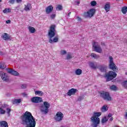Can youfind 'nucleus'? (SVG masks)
Listing matches in <instances>:
<instances>
[{
  "label": "nucleus",
  "mask_w": 127,
  "mask_h": 127,
  "mask_svg": "<svg viewBox=\"0 0 127 127\" xmlns=\"http://www.w3.org/2000/svg\"><path fill=\"white\" fill-rule=\"evenodd\" d=\"M22 121V125L26 126V127H35L36 121L35 118L33 117L31 113L26 111L20 117Z\"/></svg>",
  "instance_id": "nucleus-1"
},
{
  "label": "nucleus",
  "mask_w": 127,
  "mask_h": 127,
  "mask_svg": "<svg viewBox=\"0 0 127 127\" xmlns=\"http://www.w3.org/2000/svg\"><path fill=\"white\" fill-rule=\"evenodd\" d=\"M56 27V26L55 25H52L50 27V29L49 30L48 32V37L49 38V42L50 43H56V42H58V40H59V38L58 37H55L53 40V37H54L55 36V28Z\"/></svg>",
  "instance_id": "nucleus-2"
},
{
  "label": "nucleus",
  "mask_w": 127,
  "mask_h": 127,
  "mask_svg": "<svg viewBox=\"0 0 127 127\" xmlns=\"http://www.w3.org/2000/svg\"><path fill=\"white\" fill-rule=\"evenodd\" d=\"M102 115L101 112H94L93 115L90 118L92 127H98V125H100V118L99 117Z\"/></svg>",
  "instance_id": "nucleus-3"
},
{
  "label": "nucleus",
  "mask_w": 127,
  "mask_h": 127,
  "mask_svg": "<svg viewBox=\"0 0 127 127\" xmlns=\"http://www.w3.org/2000/svg\"><path fill=\"white\" fill-rule=\"evenodd\" d=\"M50 108V103L45 101L40 106V111L43 115H47L49 112V108Z\"/></svg>",
  "instance_id": "nucleus-4"
},
{
  "label": "nucleus",
  "mask_w": 127,
  "mask_h": 127,
  "mask_svg": "<svg viewBox=\"0 0 127 127\" xmlns=\"http://www.w3.org/2000/svg\"><path fill=\"white\" fill-rule=\"evenodd\" d=\"M117 77V74L116 72L113 71H110L108 73H106L104 75V78H106V81L109 82L112 81L113 79Z\"/></svg>",
  "instance_id": "nucleus-5"
},
{
  "label": "nucleus",
  "mask_w": 127,
  "mask_h": 127,
  "mask_svg": "<svg viewBox=\"0 0 127 127\" xmlns=\"http://www.w3.org/2000/svg\"><path fill=\"white\" fill-rule=\"evenodd\" d=\"M96 13V9L91 8L87 12H85L83 14V16L85 18H91V17H93L94 15Z\"/></svg>",
  "instance_id": "nucleus-6"
},
{
  "label": "nucleus",
  "mask_w": 127,
  "mask_h": 127,
  "mask_svg": "<svg viewBox=\"0 0 127 127\" xmlns=\"http://www.w3.org/2000/svg\"><path fill=\"white\" fill-rule=\"evenodd\" d=\"M100 97L103 98V100H105V101H112V97L110 95V93L106 91H102L100 92Z\"/></svg>",
  "instance_id": "nucleus-7"
},
{
  "label": "nucleus",
  "mask_w": 127,
  "mask_h": 127,
  "mask_svg": "<svg viewBox=\"0 0 127 127\" xmlns=\"http://www.w3.org/2000/svg\"><path fill=\"white\" fill-rule=\"evenodd\" d=\"M109 67L115 72L118 71V67L114 63V59L112 57H109Z\"/></svg>",
  "instance_id": "nucleus-8"
},
{
  "label": "nucleus",
  "mask_w": 127,
  "mask_h": 127,
  "mask_svg": "<svg viewBox=\"0 0 127 127\" xmlns=\"http://www.w3.org/2000/svg\"><path fill=\"white\" fill-rule=\"evenodd\" d=\"M64 118V114L62 113L61 112H57L56 115L55 116L54 119L56 122H62L63 121V118Z\"/></svg>",
  "instance_id": "nucleus-9"
},
{
  "label": "nucleus",
  "mask_w": 127,
  "mask_h": 127,
  "mask_svg": "<svg viewBox=\"0 0 127 127\" xmlns=\"http://www.w3.org/2000/svg\"><path fill=\"white\" fill-rule=\"evenodd\" d=\"M93 47L94 48V51L98 52V53H102L103 50L101 46L98 45V43H94L93 44Z\"/></svg>",
  "instance_id": "nucleus-10"
},
{
  "label": "nucleus",
  "mask_w": 127,
  "mask_h": 127,
  "mask_svg": "<svg viewBox=\"0 0 127 127\" xmlns=\"http://www.w3.org/2000/svg\"><path fill=\"white\" fill-rule=\"evenodd\" d=\"M31 102L35 103H42L43 100H42V98L40 97L35 96L31 99Z\"/></svg>",
  "instance_id": "nucleus-11"
},
{
  "label": "nucleus",
  "mask_w": 127,
  "mask_h": 127,
  "mask_svg": "<svg viewBox=\"0 0 127 127\" xmlns=\"http://www.w3.org/2000/svg\"><path fill=\"white\" fill-rule=\"evenodd\" d=\"M0 75L1 77V78L3 81H4V82H8L9 80L8 77L7 76V74L1 72L0 73Z\"/></svg>",
  "instance_id": "nucleus-12"
},
{
  "label": "nucleus",
  "mask_w": 127,
  "mask_h": 127,
  "mask_svg": "<svg viewBox=\"0 0 127 127\" xmlns=\"http://www.w3.org/2000/svg\"><path fill=\"white\" fill-rule=\"evenodd\" d=\"M6 71L7 73L11 74V75H13L14 76H18L19 75V73L17 71L11 68H6Z\"/></svg>",
  "instance_id": "nucleus-13"
},
{
  "label": "nucleus",
  "mask_w": 127,
  "mask_h": 127,
  "mask_svg": "<svg viewBox=\"0 0 127 127\" xmlns=\"http://www.w3.org/2000/svg\"><path fill=\"white\" fill-rule=\"evenodd\" d=\"M53 10V6L52 5H49L47 6L46 8V13L47 14H49L52 12Z\"/></svg>",
  "instance_id": "nucleus-14"
},
{
  "label": "nucleus",
  "mask_w": 127,
  "mask_h": 127,
  "mask_svg": "<svg viewBox=\"0 0 127 127\" xmlns=\"http://www.w3.org/2000/svg\"><path fill=\"white\" fill-rule=\"evenodd\" d=\"M24 10L25 11H29L31 8H32V6H31V4L30 3H27L26 4L24 5Z\"/></svg>",
  "instance_id": "nucleus-15"
},
{
  "label": "nucleus",
  "mask_w": 127,
  "mask_h": 127,
  "mask_svg": "<svg viewBox=\"0 0 127 127\" xmlns=\"http://www.w3.org/2000/svg\"><path fill=\"white\" fill-rule=\"evenodd\" d=\"M76 92H77V90L74 88H71L67 92V96H72V95H75L76 94Z\"/></svg>",
  "instance_id": "nucleus-16"
},
{
  "label": "nucleus",
  "mask_w": 127,
  "mask_h": 127,
  "mask_svg": "<svg viewBox=\"0 0 127 127\" xmlns=\"http://www.w3.org/2000/svg\"><path fill=\"white\" fill-rule=\"evenodd\" d=\"M98 68L101 72H107V66L105 65H99Z\"/></svg>",
  "instance_id": "nucleus-17"
},
{
  "label": "nucleus",
  "mask_w": 127,
  "mask_h": 127,
  "mask_svg": "<svg viewBox=\"0 0 127 127\" xmlns=\"http://www.w3.org/2000/svg\"><path fill=\"white\" fill-rule=\"evenodd\" d=\"M0 127H8V124H7V122H6V121H0Z\"/></svg>",
  "instance_id": "nucleus-18"
},
{
  "label": "nucleus",
  "mask_w": 127,
  "mask_h": 127,
  "mask_svg": "<svg viewBox=\"0 0 127 127\" xmlns=\"http://www.w3.org/2000/svg\"><path fill=\"white\" fill-rule=\"evenodd\" d=\"M2 38H3L4 40H9V39H10V36L7 33H4L2 36Z\"/></svg>",
  "instance_id": "nucleus-19"
},
{
  "label": "nucleus",
  "mask_w": 127,
  "mask_h": 127,
  "mask_svg": "<svg viewBox=\"0 0 127 127\" xmlns=\"http://www.w3.org/2000/svg\"><path fill=\"white\" fill-rule=\"evenodd\" d=\"M89 66L92 69H95L98 68V65L93 62H90L89 63Z\"/></svg>",
  "instance_id": "nucleus-20"
},
{
  "label": "nucleus",
  "mask_w": 127,
  "mask_h": 127,
  "mask_svg": "<svg viewBox=\"0 0 127 127\" xmlns=\"http://www.w3.org/2000/svg\"><path fill=\"white\" fill-rule=\"evenodd\" d=\"M122 86L124 88V89H126L127 90V79L126 80H124L122 83H121Z\"/></svg>",
  "instance_id": "nucleus-21"
},
{
  "label": "nucleus",
  "mask_w": 127,
  "mask_h": 127,
  "mask_svg": "<svg viewBox=\"0 0 127 127\" xmlns=\"http://www.w3.org/2000/svg\"><path fill=\"white\" fill-rule=\"evenodd\" d=\"M90 56L92 58H94V59H98V58H100V56L94 53H91Z\"/></svg>",
  "instance_id": "nucleus-22"
},
{
  "label": "nucleus",
  "mask_w": 127,
  "mask_h": 127,
  "mask_svg": "<svg viewBox=\"0 0 127 127\" xmlns=\"http://www.w3.org/2000/svg\"><path fill=\"white\" fill-rule=\"evenodd\" d=\"M21 103V99H16L12 101L13 105H15V104H19Z\"/></svg>",
  "instance_id": "nucleus-23"
},
{
  "label": "nucleus",
  "mask_w": 127,
  "mask_h": 127,
  "mask_svg": "<svg viewBox=\"0 0 127 127\" xmlns=\"http://www.w3.org/2000/svg\"><path fill=\"white\" fill-rule=\"evenodd\" d=\"M110 4L107 3L106 4H105L104 8L106 12L110 11Z\"/></svg>",
  "instance_id": "nucleus-24"
},
{
  "label": "nucleus",
  "mask_w": 127,
  "mask_h": 127,
  "mask_svg": "<svg viewBox=\"0 0 127 127\" xmlns=\"http://www.w3.org/2000/svg\"><path fill=\"white\" fill-rule=\"evenodd\" d=\"M6 68V65H5V64L4 63H0V69H5Z\"/></svg>",
  "instance_id": "nucleus-25"
},
{
  "label": "nucleus",
  "mask_w": 127,
  "mask_h": 127,
  "mask_svg": "<svg viewBox=\"0 0 127 127\" xmlns=\"http://www.w3.org/2000/svg\"><path fill=\"white\" fill-rule=\"evenodd\" d=\"M28 29L31 33H34L35 32V28L34 27L29 26Z\"/></svg>",
  "instance_id": "nucleus-26"
},
{
  "label": "nucleus",
  "mask_w": 127,
  "mask_h": 127,
  "mask_svg": "<svg viewBox=\"0 0 127 127\" xmlns=\"http://www.w3.org/2000/svg\"><path fill=\"white\" fill-rule=\"evenodd\" d=\"M121 10H122V12H123V13H124V14H126V13H127V7L124 6L123 7H122Z\"/></svg>",
  "instance_id": "nucleus-27"
},
{
  "label": "nucleus",
  "mask_w": 127,
  "mask_h": 127,
  "mask_svg": "<svg viewBox=\"0 0 127 127\" xmlns=\"http://www.w3.org/2000/svg\"><path fill=\"white\" fill-rule=\"evenodd\" d=\"M75 73L76 75H81L82 74V70L81 69H77L75 70Z\"/></svg>",
  "instance_id": "nucleus-28"
},
{
  "label": "nucleus",
  "mask_w": 127,
  "mask_h": 127,
  "mask_svg": "<svg viewBox=\"0 0 127 127\" xmlns=\"http://www.w3.org/2000/svg\"><path fill=\"white\" fill-rule=\"evenodd\" d=\"M108 120L109 119L107 117H105L104 118L102 119L101 123L102 124H105V123H107Z\"/></svg>",
  "instance_id": "nucleus-29"
},
{
  "label": "nucleus",
  "mask_w": 127,
  "mask_h": 127,
  "mask_svg": "<svg viewBox=\"0 0 127 127\" xmlns=\"http://www.w3.org/2000/svg\"><path fill=\"white\" fill-rule=\"evenodd\" d=\"M35 94V95H39V96H42L43 95V92L41 91H36Z\"/></svg>",
  "instance_id": "nucleus-30"
},
{
  "label": "nucleus",
  "mask_w": 127,
  "mask_h": 127,
  "mask_svg": "<svg viewBox=\"0 0 127 127\" xmlns=\"http://www.w3.org/2000/svg\"><path fill=\"white\" fill-rule=\"evenodd\" d=\"M56 9V10H62V9H63V6L61 5H58Z\"/></svg>",
  "instance_id": "nucleus-31"
},
{
  "label": "nucleus",
  "mask_w": 127,
  "mask_h": 127,
  "mask_svg": "<svg viewBox=\"0 0 127 127\" xmlns=\"http://www.w3.org/2000/svg\"><path fill=\"white\" fill-rule=\"evenodd\" d=\"M7 107H8V105H7V104H3L1 105V106L0 107V108H1L3 110V109H6Z\"/></svg>",
  "instance_id": "nucleus-32"
},
{
  "label": "nucleus",
  "mask_w": 127,
  "mask_h": 127,
  "mask_svg": "<svg viewBox=\"0 0 127 127\" xmlns=\"http://www.w3.org/2000/svg\"><path fill=\"white\" fill-rule=\"evenodd\" d=\"M107 110H108V109H107V106L106 105L103 106L101 108L102 112H107Z\"/></svg>",
  "instance_id": "nucleus-33"
},
{
  "label": "nucleus",
  "mask_w": 127,
  "mask_h": 127,
  "mask_svg": "<svg viewBox=\"0 0 127 127\" xmlns=\"http://www.w3.org/2000/svg\"><path fill=\"white\" fill-rule=\"evenodd\" d=\"M90 4L91 6H96V5H97V2L95 0L92 1L90 2Z\"/></svg>",
  "instance_id": "nucleus-34"
},
{
  "label": "nucleus",
  "mask_w": 127,
  "mask_h": 127,
  "mask_svg": "<svg viewBox=\"0 0 127 127\" xmlns=\"http://www.w3.org/2000/svg\"><path fill=\"white\" fill-rule=\"evenodd\" d=\"M5 113H6L5 110L0 108V115H4Z\"/></svg>",
  "instance_id": "nucleus-35"
},
{
  "label": "nucleus",
  "mask_w": 127,
  "mask_h": 127,
  "mask_svg": "<svg viewBox=\"0 0 127 127\" xmlns=\"http://www.w3.org/2000/svg\"><path fill=\"white\" fill-rule=\"evenodd\" d=\"M11 10L9 8H5L4 10H3V12L4 13H7V12H10Z\"/></svg>",
  "instance_id": "nucleus-36"
},
{
  "label": "nucleus",
  "mask_w": 127,
  "mask_h": 127,
  "mask_svg": "<svg viewBox=\"0 0 127 127\" xmlns=\"http://www.w3.org/2000/svg\"><path fill=\"white\" fill-rule=\"evenodd\" d=\"M72 55L70 54H68L66 56L67 60H70V59H72Z\"/></svg>",
  "instance_id": "nucleus-37"
},
{
  "label": "nucleus",
  "mask_w": 127,
  "mask_h": 127,
  "mask_svg": "<svg viewBox=\"0 0 127 127\" xmlns=\"http://www.w3.org/2000/svg\"><path fill=\"white\" fill-rule=\"evenodd\" d=\"M10 112H11V109L8 107H7L6 108V113H7L8 115H9L10 114Z\"/></svg>",
  "instance_id": "nucleus-38"
},
{
  "label": "nucleus",
  "mask_w": 127,
  "mask_h": 127,
  "mask_svg": "<svg viewBox=\"0 0 127 127\" xmlns=\"http://www.w3.org/2000/svg\"><path fill=\"white\" fill-rule=\"evenodd\" d=\"M110 89H111V90H113V91H116L117 86H116L115 85H112L110 87Z\"/></svg>",
  "instance_id": "nucleus-39"
},
{
  "label": "nucleus",
  "mask_w": 127,
  "mask_h": 127,
  "mask_svg": "<svg viewBox=\"0 0 127 127\" xmlns=\"http://www.w3.org/2000/svg\"><path fill=\"white\" fill-rule=\"evenodd\" d=\"M67 54V52L65 50H62L61 51V55H65V54Z\"/></svg>",
  "instance_id": "nucleus-40"
},
{
  "label": "nucleus",
  "mask_w": 127,
  "mask_h": 127,
  "mask_svg": "<svg viewBox=\"0 0 127 127\" xmlns=\"http://www.w3.org/2000/svg\"><path fill=\"white\" fill-rule=\"evenodd\" d=\"M27 87V85L26 84H22L21 85V89H26Z\"/></svg>",
  "instance_id": "nucleus-41"
},
{
  "label": "nucleus",
  "mask_w": 127,
  "mask_h": 127,
  "mask_svg": "<svg viewBox=\"0 0 127 127\" xmlns=\"http://www.w3.org/2000/svg\"><path fill=\"white\" fill-rule=\"evenodd\" d=\"M83 99H84V97L79 96L77 99V101H78L79 102H80V101H82V100H83Z\"/></svg>",
  "instance_id": "nucleus-42"
},
{
  "label": "nucleus",
  "mask_w": 127,
  "mask_h": 127,
  "mask_svg": "<svg viewBox=\"0 0 127 127\" xmlns=\"http://www.w3.org/2000/svg\"><path fill=\"white\" fill-rule=\"evenodd\" d=\"M56 17V14H52L51 15V18H52V19H54V18H55Z\"/></svg>",
  "instance_id": "nucleus-43"
},
{
  "label": "nucleus",
  "mask_w": 127,
  "mask_h": 127,
  "mask_svg": "<svg viewBox=\"0 0 127 127\" xmlns=\"http://www.w3.org/2000/svg\"><path fill=\"white\" fill-rule=\"evenodd\" d=\"M76 18H77L78 21H79V22L82 21V18H81L80 17L77 16L76 17Z\"/></svg>",
  "instance_id": "nucleus-44"
},
{
  "label": "nucleus",
  "mask_w": 127,
  "mask_h": 127,
  "mask_svg": "<svg viewBox=\"0 0 127 127\" xmlns=\"http://www.w3.org/2000/svg\"><path fill=\"white\" fill-rule=\"evenodd\" d=\"M9 2L12 4H13V3H14V0H9Z\"/></svg>",
  "instance_id": "nucleus-45"
},
{
  "label": "nucleus",
  "mask_w": 127,
  "mask_h": 127,
  "mask_svg": "<svg viewBox=\"0 0 127 127\" xmlns=\"http://www.w3.org/2000/svg\"><path fill=\"white\" fill-rule=\"evenodd\" d=\"M0 55L2 56V55H4V53H3L2 52L0 51Z\"/></svg>",
  "instance_id": "nucleus-46"
},
{
  "label": "nucleus",
  "mask_w": 127,
  "mask_h": 127,
  "mask_svg": "<svg viewBox=\"0 0 127 127\" xmlns=\"http://www.w3.org/2000/svg\"><path fill=\"white\" fill-rule=\"evenodd\" d=\"M75 3H77V4H80V1H75Z\"/></svg>",
  "instance_id": "nucleus-47"
},
{
  "label": "nucleus",
  "mask_w": 127,
  "mask_h": 127,
  "mask_svg": "<svg viewBox=\"0 0 127 127\" xmlns=\"http://www.w3.org/2000/svg\"><path fill=\"white\" fill-rule=\"evenodd\" d=\"M6 23L8 24V23H10V20H8L6 21Z\"/></svg>",
  "instance_id": "nucleus-48"
},
{
  "label": "nucleus",
  "mask_w": 127,
  "mask_h": 127,
  "mask_svg": "<svg viewBox=\"0 0 127 127\" xmlns=\"http://www.w3.org/2000/svg\"><path fill=\"white\" fill-rule=\"evenodd\" d=\"M112 114L110 113V114H108V118H111V117H112Z\"/></svg>",
  "instance_id": "nucleus-49"
},
{
  "label": "nucleus",
  "mask_w": 127,
  "mask_h": 127,
  "mask_svg": "<svg viewBox=\"0 0 127 127\" xmlns=\"http://www.w3.org/2000/svg\"><path fill=\"white\" fill-rule=\"evenodd\" d=\"M101 45H102L103 46H105V43H103V42H102L101 43Z\"/></svg>",
  "instance_id": "nucleus-50"
},
{
  "label": "nucleus",
  "mask_w": 127,
  "mask_h": 127,
  "mask_svg": "<svg viewBox=\"0 0 127 127\" xmlns=\"http://www.w3.org/2000/svg\"><path fill=\"white\" fill-rule=\"evenodd\" d=\"M113 120H114V118L112 117L111 118H110V121L112 122V121H113Z\"/></svg>",
  "instance_id": "nucleus-51"
},
{
  "label": "nucleus",
  "mask_w": 127,
  "mask_h": 127,
  "mask_svg": "<svg viewBox=\"0 0 127 127\" xmlns=\"http://www.w3.org/2000/svg\"><path fill=\"white\" fill-rule=\"evenodd\" d=\"M17 2H21V0H16Z\"/></svg>",
  "instance_id": "nucleus-52"
},
{
  "label": "nucleus",
  "mask_w": 127,
  "mask_h": 127,
  "mask_svg": "<svg viewBox=\"0 0 127 127\" xmlns=\"http://www.w3.org/2000/svg\"><path fill=\"white\" fill-rule=\"evenodd\" d=\"M71 14V12H69L68 14L67 15L68 16H70V15Z\"/></svg>",
  "instance_id": "nucleus-53"
},
{
  "label": "nucleus",
  "mask_w": 127,
  "mask_h": 127,
  "mask_svg": "<svg viewBox=\"0 0 127 127\" xmlns=\"http://www.w3.org/2000/svg\"><path fill=\"white\" fill-rule=\"evenodd\" d=\"M23 95H24V96H26V94L25 93H23Z\"/></svg>",
  "instance_id": "nucleus-54"
},
{
  "label": "nucleus",
  "mask_w": 127,
  "mask_h": 127,
  "mask_svg": "<svg viewBox=\"0 0 127 127\" xmlns=\"http://www.w3.org/2000/svg\"><path fill=\"white\" fill-rule=\"evenodd\" d=\"M0 2H1V0H0Z\"/></svg>",
  "instance_id": "nucleus-55"
},
{
  "label": "nucleus",
  "mask_w": 127,
  "mask_h": 127,
  "mask_svg": "<svg viewBox=\"0 0 127 127\" xmlns=\"http://www.w3.org/2000/svg\"><path fill=\"white\" fill-rule=\"evenodd\" d=\"M126 74L127 75V72H126Z\"/></svg>",
  "instance_id": "nucleus-56"
}]
</instances>
